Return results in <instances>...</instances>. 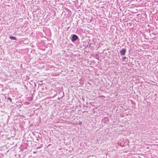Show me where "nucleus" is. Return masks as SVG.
Returning <instances> with one entry per match:
<instances>
[{
	"mask_svg": "<svg viewBox=\"0 0 158 158\" xmlns=\"http://www.w3.org/2000/svg\"><path fill=\"white\" fill-rule=\"evenodd\" d=\"M33 153H35V152H33Z\"/></svg>",
	"mask_w": 158,
	"mask_h": 158,
	"instance_id": "423d86ee",
	"label": "nucleus"
},
{
	"mask_svg": "<svg viewBox=\"0 0 158 158\" xmlns=\"http://www.w3.org/2000/svg\"><path fill=\"white\" fill-rule=\"evenodd\" d=\"M82 124V123L81 122H80V125H81Z\"/></svg>",
	"mask_w": 158,
	"mask_h": 158,
	"instance_id": "20e7f679",
	"label": "nucleus"
},
{
	"mask_svg": "<svg viewBox=\"0 0 158 158\" xmlns=\"http://www.w3.org/2000/svg\"><path fill=\"white\" fill-rule=\"evenodd\" d=\"M126 50L125 49H123L122 50L120 51V53L122 55H124L126 52Z\"/></svg>",
	"mask_w": 158,
	"mask_h": 158,
	"instance_id": "f03ea898",
	"label": "nucleus"
},
{
	"mask_svg": "<svg viewBox=\"0 0 158 158\" xmlns=\"http://www.w3.org/2000/svg\"><path fill=\"white\" fill-rule=\"evenodd\" d=\"M10 38L11 40H16V38L15 37H13L12 36H10Z\"/></svg>",
	"mask_w": 158,
	"mask_h": 158,
	"instance_id": "7ed1b4c3",
	"label": "nucleus"
},
{
	"mask_svg": "<svg viewBox=\"0 0 158 158\" xmlns=\"http://www.w3.org/2000/svg\"><path fill=\"white\" fill-rule=\"evenodd\" d=\"M78 39V37L77 36L75 35H73L72 36V41H74L77 40Z\"/></svg>",
	"mask_w": 158,
	"mask_h": 158,
	"instance_id": "f257e3e1",
	"label": "nucleus"
},
{
	"mask_svg": "<svg viewBox=\"0 0 158 158\" xmlns=\"http://www.w3.org/2000/svg\"><path fill=\"white\" fill-rule=\"evenodd\" d=\"M123 58H124V59H125L126 58V57H123Z\"/></svg>",
	"mask_w": 158,
	"mask_h": 158,
	"instance_id": "39448f33",
	"label": "nucleus"
}]
</instances>
